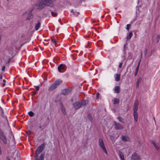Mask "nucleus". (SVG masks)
Segmentation results:
<instances>
[{"label":"nucleus","instance_id":"obj_22","mask_svg":"<svg viewBox=\"0 0 160 160\" xmlns=\"http://www.w3.org/2000/svg\"><path fill=\"white\" fill-rule=\"evenodd\" d=\"M132 32L131 31L129 32V34L127 35V39H130L131 38V37L132 36Z\"/></svg>","mask_w":160,"mask_h":160},{"label":"nucleus","instance_id":"obj_18","mask_svg":"<svg viewBox=\"0 0 160 160\" xmlns=\"http://www.w3.org/2000/svg\"><path fill=\"white\" fill-rule=\"evenodd\" d=\"M119 156L122 160H125L124 158V155L123 153L121 151L119 152Z\"/></svg>","mask_w":160,"mask_h":160},{"label":"nucleus","instance_id":"obj_6","mask_svg":"<svg viewBox=\"0 0 160 160\" xmlns=\"http://www.w3.org/2000/svg\"><path fill=\"white\" fill-rule=\"evenodd\" d=\"M114 123L115 124V128L116 129L121 130L123 128V126L119 123H117L116 122H114Z\"/></svg>","mask_w":160,"mask_h":160},{"label":"nucleus","instance_id":"obj_40","mask_svg":"<svg viewBox=\"0 0 160 160\" xmlns=\"http://www.w3.org/2000/svg\"><path fill=\"white\" fill-rule=\"evenodd\" d=\"M35 160H39V159H38V158L36 156H35Z\"/></svg>","mask_w":160,"mask_h":160},{"label":"nucleus","instance_id":"obj_3","mask_svg":"<svg viewBox=\"0 0 160 160\" xmlns=\"http://www.w3.org/2000/svg\"><path fill=\"white\" fill-rule=\"evenodd\" d=\"M98 145L99 147L106 154H107V150L105 148L103 140L102 138H99L98 140Z\"/></svg>","mask_w":160,"mask_h":160},{"label":"nucleus","instance_id":"obj_10","mask_svg":"<svg viewBox=\"0 0 160 160\" xmlns=\"http://www.w3.org/2000/svg\"><path fill=\"white\" fill-rule=\"evenodd\" d=\"M58 71L61 72H63L65 70L64 66L63 64H61L58 68Z\"/></svg>","mask_w":160,"mask_h":160},{"label":"nucleus","instance_id":"obj_4","mask_svg":"<svg viewBox=\"0 0 160 160\" xmlns=\"http://www.w3.org/2000/svg\"><path fill=\"white\" fill-rule=\"evenodd\" d=\"M0 139L4 144H6L7 143V141L6 138L2 131L0 132Z\"/></svg>","mask_w":160,"mask_h":160},{"label":"nucleus","instance_id":"obj_26","mask_svg":"<svg viewBox=\"0 0 160 160\" xmlns=\"http://www.w3.org/2000/svg\"><path fill=\"white\" fill-rule=\"evenodd\" d=\"M71 12H73V14L76 16H78L79 13V12H74L73 10H71Z\"/></svg>","mask_w":160,"mask_h":160},{"label":"nucleus","instance_id":"obj_29","mask_svg":"<svg viewBox=\"0 0 160 160\" xmlns=\"http://www.w3.org/2000/svg\"><path fill=\"white\" fill-rule=\"evenodd\" d=\"M44 154L42 153L40 155V160H43L44 158Z\"/></svg>","mask_w":160,"mask_h":160},{"label":"nucleus","instance_id":"obj_21","mask_svg":"<svg viewBox=\"0 0 160 160\" xmlns=\"http://www.w3.org/2000/svg\"><path fill=\"white\" fill-rule=\"evenodd\" d=\"M152 143L153 145L155 148L157 150H158L159 149V148L158 146V145L156 144V142L154 141H152Z\"/></svg>","mask_w":160,"mask_h":160},{"label":"nucleus","instance_id":"obj_47","mask_svg":"<svg viewBox=\"0 0 160 160\" xmlns=\"http://www.w3.org/2000/svg\"><path fill=\"white\" fill-rule=\"evenodd\" d=\"M142 54H141V58H142Z\"/></svg>","mask_w":160,"mask_h":160},{"label":"nucleus","instance_id":"obj_23","mask_svg":"<svg viewBox=\"0 0 160 160\" xmlns=\"http://www.w3.org/2000/svg\"><path fill=\"white\" fill-rule=\"evenodd\" d=\"M119 102V100L117 98H114L113 100V103L114 104H117Z\"/></svg>","mask_w":160,"mask_h":160},{"label":"nucleus","instance_id":"obj_46","mask_svg":"<svg viewBox=\"0 0 160 160\" xmlns=\"http://www.w3.org/2000/svg\"><path fill=\"white\" fill-rule=\"evenodd\" d=\"M58 21H59V22H60L61 21V20L60 19H59Z\"/></svg>","mask_w":160,"mask_h":160},{"label":"nucleus","instance_id":"obj_41","mask_svg":"<svg viewBox=\"0 0 160 160\" xmlns=\"http://www.w3.org/2000/svg\"><path fill=\"white\" fill-rule=\"evenodd\" d=\"M33 94H36V93H37V92L35 91H34L33 92Z\"/></svg>","mask_w":160,"mask_h":160},{"label":"nucleus","instance_id":"obj_39","mask_svg":"<svg viewBox=\"0 0 160 160\" xmlns=\"http://www.w3.org/2000/svg\"><path fill=\"white\" fill-rule=\"evenodd\" d=\"M6 160H11L8 157H7L6 158Z\"/></svg>","mask_w":160,"mask_h":160},{"label":"nucleus","instance_id":"obj_8","mask_svg":"<svg viewBox=\"0 0 160 160\" xmlns=\"http://www.w3.org/2000/svg\"><path fill=\"white\" fill-rule=\"evenodd\" d=\"M43 149V148L42 145L39 147L37 149L36 152V156L37 157V156L38 155L42 152Z\"/></svg>","mask_w":160,"mask_h":160},{"label":"nucleus","instance_id":"obj_24","mask_svg":"<svg viewBox=\"0 0 160 160\" xmlns=\"http://www.w3.org/2000/svg\"><path fill=\"white\" fill-rule=\"evenodd\" d=\"M117 119L120 122L122 123H124L123 119L120 117H117Z\"/></svg>","mask_w":160,"mask_h":160},{"label":"nucleus","instance_id":"obj_35","mask_svg":"<svg viewBox=\"0 0 160 160\" xmlns=\"http://www.w3.org/2000/svg\"><path fill=\"white\" fill-rule=\"evenodd\" d=\"M110 138L111 140L112 141H113V140H114V138H113V136H110Z\"/></svg>","mask_w":160,"mask_h":160},{"label":"nucleus","instance_id":"obj_1","mask_svg":"<svg viewBox=\"0 0 160 160\" xmlns=\"http://www.w3.org/2000/svg\"><path fill=\"white\" fill-rule=\"evenodd\" d=\"M56 0H41L35 4L38 9H42L45 6H48L50 8H53L54 4V2Z\"/></svg>","mask_w":160,"mask_h":160},{"label":"nucleus","instance_id":"obj_13","mask_svg":"<svg viewBox=\"0 0 160 160\" xmlns=\"http://www.w3.org/2000/svg\"><path fill=\"white\" fill-rule=\"evenodd\" d=\"M115 79L116 81H118L120 79V75L119 74H116L114 75Z\"/></svg>","mask_w":160,"mask_h":160},{"label":"nucleus","instance_id":"obj_44","mask_svg":"<svg viewBox=\"0 0 160 160\" xmlns=\"http://www.w3.org/2000/svg\"><path fill=\"white\" fill-rule=\"evenodd\" d=\"M27 19L28 20H29V19H30V18H28V17H27Z\"/></svg>","mask_w":160,"mask_h":160},{"label":"nucleus","instance_id":"obj_48","mask_svg":"<svg viewBox=\"0 0 160 160\" xmlns=\"http://www.w3.org/2000/svg\"><path fill=\"white\" fill-rule=\"evenodd\" d=\"M124 48H125V45H124Z\"/></svg>","mask_w":160,"mask_h":160},{"label":"nucleus","instance_id":"obj_33","mask_svg":"<svg viewBox=\"0 0 160 160\" xmlns=\"http://www.w3.org/2000/svg\"><path fill=\"white\" fill-rule=\"evenodd\" d=\"M122 62H121L119 63V68H121L122 67Z\"/></svg>","mask_w":160,"mask_h":160},{"label":"nucleus","instance_id":"obj_16","mask_svg":"<svg viewBox=\"0 0 160 160\" xmlns=\"http://www.w3.org/2000/svg\"><path fill=\"white\" fill-rule=\"evenodd\" d=\"M120 91V88L119 86H116L114 88V92L116 93H118Z\"/></svg>","mask_w":160,"mask_h":160},{"label":"nucleus","instance_id":"obj_30","mask_svg":"<svg viewBox=\"0 0 160 160\" xmlns=\"http://www.w3.org/2000/svg\"><path fill=\"white\" fill-rule=\"evenodd\" d=\"M2 82H3V83L2 84V86L3 87L4 86H5V83H6V81L5 80L3 79V80Z\"/></svg>","mask_w":160,"mask_h":160},{"label":"nucleus","instance_id":"obj_7","mask_svg":"<svg viewBox=\"0 0 160 160\" xmlns=\"http://www.w3.org/2000/svg\"><path fill=\"white\" fill-rule=\"evenodd\" d=\"M139 102L138 100H136L134 102L133 107V112H137L138 110Z\"/></svg>","mask_w":160,"mask_h":160},{"label":"nucleus","instance_id":"obj_43","mask_svg":"<svg viewBox=\"0 0 160 160\" xmlns=\"http://www.w3.org/2000/svg\"><path fill=\"white\" fill-rule=\"evenodd\" d=\"M4 69H5V68H2V70L3 71L4 70Z\"/></svg>","mask_w":160,"mask_h":160},{"label":"nucleus","instance_id":"obj_20","mask_svg":"<svg viewBox=\"0 0 160 160\" xmlns=\"http://www.w3.org/2000/svg\"><path fill=\"white\" fill-rule=\"evenodd\" d=\"M141 80H142V78H139L138 80V81H137V83H136L137 87L138 88L139 87V83L141 82Z\"/></svg>","mask_w":160,"mask_h":160},{"label":"nucleus","instance_id":"obj_17","mask_svg":"<svg viewBox=\"0 0 160 160\" xmlns=\"http://www.w3.org/2000/svg\"><path fill=\"white\" fill-rule=\"evenodd\" d=\"M133 117L134 120L136 121H137L138 118V114L137 112H133Z\"/></svg>","mask_w":160,"mask_h":160},{"label":"nucleus","instance_id":"obj_38","mask_svg":"<svg viewBox=\"0 0 160 160\" xmlns=\"http://www.w3.org/2000/svg\"><path fill=\"white\" fill-rule=\"evenodd\" d=\"M34 8L33 7L30 11V12H32L34 9Z\"/></svg>","mask_w":160,"mask_h":160},{"label":"nucleus","instance_id":"obj_34","mask_svg":"<svg viewBox=\"0 0 160 160\" xmlns=\"http://www.w3.org/2000/svg\"><path fill=\"white\" fill-rule=\"evenodd\" d=\"M39 89V86H37L36 87V88H35L36 91L37 92V91H38V90Z\"/></svg>","mask_w":160,"mask_h":160},{"label":"nucleus","instance_id":"obj_36","mask_svg":"<svg viewBox=\"0 0 160 160\" xmlns=\"http://www.w3.org/2000/svg\"><path fill=\"white\" fill-rule=\"evenodd\" d=\"M157 38H158L157 42H158V41H159V39L160 38V35H158L157 36Z\"/></svg>","mask_w":160,"mask_h":160},{"label":"nucleus","instance_id":"obj_37","mask_svg":"<svg viewBox=\"0 0 160 160\" xmlns=\"http://www.w3.org/2000/svg\"><path fill=\"white\" fill-rule=\"evenodd\" d=\"M99 93H97V98H98V96H99Z\"/></svg>","mask_w":160,"mask_h":160},{"label":"nucleus","instance_id":"obj_12","mask_svg":"<svg viewBox=\"0 0 160 160\" xmlns=\"http://www.w3.org/2000/svg\"><path fill=\"white\" fill-rule=\"evenodd\" d=\"M141 60V58L140 59V60H139V62H138V63L137 66V68H136V69L135 72L134 73V75L135 76H137V73H138V70H139V66H140V63Z\"/></svg>","mask_w":160,"mask_h":160},{"label":"nucleus","instance_id":"obj_14","mask_svg":"<svg viewBox=\"0 0 160 160\" xmlns=\"http://www.w3.org/2000/svg\"><path fill=\"white\" fill-rule=\"evenodd\" d=\"M62 82L61 79H58L56 80L54 83L57 87H58Z\"/></svg>","mask_w":160,"mask_h":160},{"label":"nucleus","instance_id":"obj_45","mask_svg":"<svg viewBox=\"0 0 160 160\" xmlns=\"http://www.w3.org/2000/svg\"><path fill=\"white\" fill-rule=\"evenodd\" d=\"M58 28L57 29V32H58Z\"/></svg>","mask_w":160,"mask_h":160},{"label":"nucleus","instance_id":"obj_9","mask_svg":"<svg viewBox=\"0 0 160 160\" xmlns=\"http://www.w3.org/2000/svg\"><path fill=\"white\" fill-rule=\"evenodd\" d=\"M131 159L132 160H138L140 159V157L137 154L134 153L132 155Z\"/></svg>","mask_w":160,"mask_h":160},{"label":"nucleus","instance_id":"obj_28","mask_svg":"<svg viewBox=\"0 0 160 160\" xmlns=\"http://www.w3.org/2000/svg\"><path fill=\"white\" fill-rule=\"evenodd\" d=\"M51 15L53 17H56L57 16V13L55 12H51Z\"/></svg>","mask_w":160,"mask_h":160},{"label":"nucleus","instance_id":"obj_42","mask_svg":"<svg viewBox=\"0 0 160 160\" xmlns=\"http://www.w3.org/2000/svg\"><path fill=\"white\" fill-rule=\"evenodd\" d=\"M2 77L1 75H0V79H2Z\"/></svg>","mask_w":160,"mask_h":160},{"label":"nucleus","instance_id":"obj_2","mask_svg":"<svg viewBox=\"0 0 160 160\" xmlns=\"http://www.w3.org/2000/svg\"><path fill=\"white\" fill-rule=\"evenodd\" d=\"M87 103L86 101H84L83 102H76L74 103L73 106L75 109H78L81 107L85 106Z\"/></svg>","mask_w":160,"mask_h":160},{"label":"nucleus","instance_id":"obj_32","mask_svg":"<svg viewBox=\"0 0 160 160\" xmlns=\"http://www.w3.org/2000/svg\"><path fill=\"white\" fill-rule=\"evenodd\" d=\"M62 112L64 114H65V110L64 108H62Z\"/></svg>","mask_w":160,"mask_h":160},{"label":"nucleus","instance_id":"obj_11","mask_svg":"<svg viewBox=\"0 0 160 160\" xmlns=\"http://www.w3.org/2000/svg\"><path fill=\"white\" fill-rule=\"evenodd\" d=\"M58 87L55 85L54 83H53L50 87L48 89L49 91H52L56 88Z\"/></svg>","mask_w":160,"mask_h":160},{"label":"nucleus","instance_id":"obj_31","mask_svg":"<svg viewBox=\"0 0 160 160\" xmlns=\"http://www.w3.org/2000/svg\"><path fill=\"white\" fill-rule=\"evenodd\" d=\"M131 26V24H128L127 25V28H126V29L127 30H128L129 29V28Z\"/></svg>","mask_w":160,"mask_h":160},{"label":"nucleus","instance_id":"obj_27","mask_svg":"<svg viewBox=\"0 0 160 160\" xmlns=\"http://www.w3.org/2000/svg\"><path fill=\"white\" fill-rule=\"evenodd\" d=\"M52 41L53 42V43L54 44V45L56 47V44L57 42L56 40L55 39H52Z\"/></svg>","mask_w":160,"mask_h":160},{"label":"nucleus","instance_id":"obj_19","mask_svg":"<svg viewBox=\"0 0 160 160\" xmlns=\"http://www.w3.org/2000/svg\"><path fill=\"white\" fill-rule=\"evenodd\" d=\"M70 92V91L69 90L67 89H65L64 90H63V91L62 93H63V94L64 95H67V94H68V93H69Z\"/></svg>","mask_w":160,"mask_h":160},{"label":"nucleus","instance_id":"obj_5","mask_svg":"<svg viewBox=\"0 0 160 160\" xmlns=\"http://www.w3.org/2000/svg\"><path fill=\"white\" fill-rule=\"evenodd\" d=\"M120 138L123 142H129L130 141V139L129 136L127 135H122Z\"/></svg>","mask_w":160,"mask_h":160},{"label":"nucleus","instance_id":"obj_25","mask_svg":"<svg viewBox=\"0 0 160 160\" xmlns=\"http://www.w3.org/2000/svg\"><path fill=\"white\" fill-rule=\"evenodd\" d=\"M28 114L29 115V116H31V117L33 116L34 115V113L32 112L31 111H29L28 112Z\"/></svg>","mask_w":160,"mask_h":160},{"label":"nucleus","instance_id":"obj_15","mask_svg":"<svg viewBox=\"0 0 160 160\" xmlns=\"http://www.w3.org/2000/svg\"><path fill=\"white\" fill-rule=\"evenodd\" d=\"M41 26V23L40 22H38V23L35 24V30L37 31L38 30L39 28H40Z\"/></svg>","mask_w":160,"mask_h":160}]
</instances>
